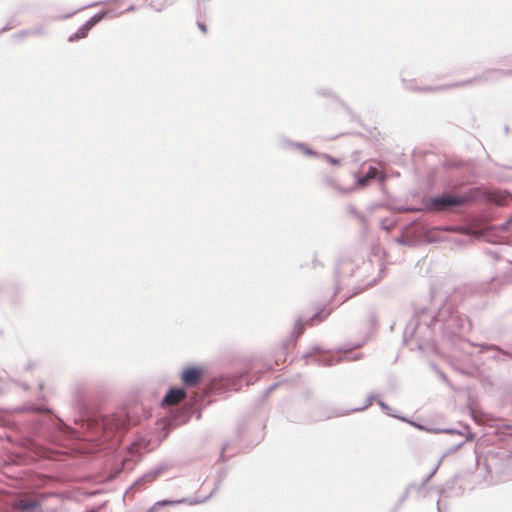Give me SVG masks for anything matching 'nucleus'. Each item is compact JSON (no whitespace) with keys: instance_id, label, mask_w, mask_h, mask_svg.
<instances>
[{"instance_id":"nucleus-1","label":"nucleus","mask_w":512,"mask_h":512,"mask_svg":"<svg viewBox=\"0 0 512 512\" xmlns=\"http://www.w3.org/2000/svg\"><path fill=\"white\" fill-rule=\"evenodd\" d=\"M73 407L79 414V421L88 429L103 432H121L139 421V407H120L114 413L107 414L102 412L100 403L83 389L75 391ZM75 421L77 422L78 419H75Z\"/></svg>"},{"instance_id":"nucleus-2","label":"nucleus","mask_w":512,"mask_h":512,"mask_svg":"<svg viewBox=\"0 0 512 512\" xmlns=\"http://www.w3.org/2000/svg\"><path fill=\"white\" fill-rule=\"evenodd\" d=\"M14 411L34 414L29 428L30 434L47 443L62 447L65 446V441L71 440L75 435V431L43 403L27 402L15 407Z\"/></svg>"},{"instance_id":"nucleus-3","label":"nucleus","mask_w":512,"mask_h":512,"mask_svg":"<svg viewBox=\"0 0 512 512\" xmlns=\"http://www.w3.org/2000/svg\"><path fill=\"white\" fill-rule=\"evenodd\" d=\"M456 311V302L454 297L450 295L445 298L443 304L434 314H431L430 310L426 307L415 308L413 317L404 330V341L407 342L409 338L418 337L422 327L425 328L430 335L431 327L435 323L442 325L449 320Z\"/></svg>"},{"instance_id":"nucleus-4","label":"nucleus","mask_w":512,"mask_h":512,"mask_svg":"<svg viewBox=\"0 0 512 512\" xmlns=\"http://www.w3.org/2000/svg\"><path fill=\"white\" fill-rule=\"evenodd\" d=\"M427 431H431L434 433H446V434H451V435H457L458 437H460V440L458 442H456L455 444L451 445L446 450L444 455L439 459V461L432 468L430 473L421 481V483L418 486V491L422 490L427 485V483L433 478V476L436 474V472L441 464L442 459L445 456L454 453L459 448H461L466 441H469V440L473 439V437H474L473 433L470 432L469 426L467 424H463V423H458V427H454V428H432V429H428Z\"/></svg>"},{"instance_id":"nucleus-5","label":"nucleus","mask_w":512,"mask_h":512,"mask_svg":"<svg viewBox=\"0 0 512 512\" xmlns=\"http://www.w3.org/2000/svg\"><path fill=\"white\" fill-rule=\"evenodd\" d=\"M261 376V372H257V375L251 376L246 370L238 372L237 374H222L214 378L213 390L215 392L223 391H237L240 390L243 385L249 386L254 384Z\"/></svg>"},{"instance_id":"nucleus-6","label":"nucleus","mask_w":512,"mask_h":512,"mask_svg":"<svg viewBox=\"0 0 512 512\" xmlns=\"http://www.w3.org/2000/svg\"><path fill=\"white\" fill-rule=\"evenodd\" d=\"M331 314V310L325 307L319 308L312 316L296 319L290 338L282 343L283 353L287 354L290 348L295 347L297 340L304 333L306 325L313 326L324 321Z\"/></svg>"},{"instance_id":"nucleus-7","label":"nucleus","mask_w":512,"mask_h":512,"mask_svg":"<svg viewBox=\"0 0 512 512\" xmlns=\"http://www.w3.org/2000/svg\"><path fill=\"white\" fill-rule=\"evenodd\" d=\"M467 201L466 196L462 194H450L447 191L436 194L434 196L423 197L421 203L426 212L436 210H446L453 207L461 206Z\"/></svg>"},{"instance_id":"nucleus-8","label":"nucleus","mask_w":512,"mask_h":512,"mask_svg":"<svg viewBox=\"0 0 512 512\" xmlns=\"http://www.w3.org/2000/svg\"><path fill=\"white\" fill-rule=\"evenodd\" d=\"M471 329V322L466 316L456 311L452 317L441 325L443 334L448 338L459 336Z\"/></svg>"},{"instance_id":"nucleus-9","label":"nucleus","mask_w":512,"mask_h":512,"mask_svg":"<svg viewBox=\"0 0 512 512\" xmlns=\"http://www.w3.org/2000/svg\"><path fill=\"white\" fill-rule=\"evenodd\" d=\"M358 269V265L347 257L340 258L334 270L336 293L342 289L345 285V280L355 273Z\"/></svg>"},{"instance_id":"nucleus-10","label":"nucleus","mask_w":512,"mask_h":512,"mask_svg":"<svg viewBox=\"0 0 512 512\" xmlns=\"http://www.w3.org/2000/svg\"><path fill=\"white\" fill-rule=\"evenodd\" d=\"M170 465L167 463H159L144 474H142L138 479H136L131 486V489L141 490L146 487L147 484L154 482L157 480L165 471L169 469Z\"/></svg>"},{"instance_id":"nucleus-11","label":"nucleus","mask_w":512,"mask_h":512,"mask_svg":"<svg viewBox=\"0 0 512 512\" xmlns=\"http://www.w3.org/2000/svg\"><path fill=\"white\" fill-rule=\"evenodd\" d=\"M210 496H206L203 499L200 498H180L177 500H170V499H163L160 501H157L151 506L148 511L149 512H156L160 508L166 507V506H176L179 504H188V505H197L206 502Z\"/></svg>"},{"instance_id":"nucleus-12","label":"nucleus","mask_w":512,"mask_h":512,"mask_svg":"<svg viewBox=\"0 0 512 512\" xmlns=\"http://www.w3.org/2000/svg\"><path fill=\"white\" fill-rule=\"evenodd\" d=\"M321 348L318 345H315L312 347L311 352L306 353L304 355V358H312L313 361L320 366H333L339 363L340 359L337 358L334 355L331 354H319L316 355V353L320 352Z\"/></svg>"},{"instance_id":"nucleus-13","label":"nucleus","mask_w":512,"mask_h":512,"mask_svg":"<svg viewBox=\"0 0 512 512\" xmlns=\"http://www.w3.org/2000/svg\"><path fill=\"white\" fill-rule=\"evenodd\" d=\"M203 369L200 366L189 365L180 373V379L182 383L186 386H192L201 381Z\"/></svg>"},{"instance_id":"nucleus-14","label":"nucleus","mask_w":512,"mask_h":512,"mask_svg":"<svg viewBox=\"0 0 512 512\" xmlns=\"http://www.w3.org/2000/svg\"><path fill=\"white\" fill-rule=\"evenodd\" d=\"M477 80V78H472L464 81L454 82L450 84H442L437 86H421L417 88V92H423V93H432V92H439V91H447L449 89L468 86L474 83Z\"/></svg>"},{"instance_id":"nucleus-15","label":"nucleus","mask_w":512,"mask_h":512,"mask_svg":"<svg viewBox=\"0 0 512 512\" xmlns=\"http://www.w3.org/2000/svg\"><path fill=\"white\" fill-rule=\"evenodd\" d=\"M185 395H186L185 388H183L181 386H172L165 393V395L161 401V405L165 406V405L175 404L180 399L185 397Z\"/></svg>"},{"instance_id":"nucleus-16","label":"nucleus","mask_w":512,"mask_h":512,"mask_svg":"<svg viewBox=\"0 0 512 512\" xmlns=\"http://www.w3.org/2000/svg\"><path fill=\"white\" fill-rule=\"evenodd\" d=\"M377 404L379 405L381 410L384 411L387 415H389V416H391L393 418L399 419V420H401L403 422H407V423L411 424L412 426L419 428L420 430H428L423 425L416 424L414 421L409 420L406 416H403V415H400V414L394 412L391 409V407L386 402H384L383 400L378 399L377 400Z\"/></svg>"},{"instance_id":"nucleus-17","label":"nucleus","mask_w":512,"mask_h":512,"mask_svg":"<svg viewBox=\"0 0 512 512\" xmlns=\"http://www.w3.org/2000/svg\"><path fill=\"white\" fill-rule=\"evenodd\" d=\"M12 383H14V381L10 378L8 372L0 369V395L6 393ZM15 384L21 386L24 390L29 389V385L26 382H15Z\"/></svg>"},{"instance_id":"nucleus-18","label":"nucleus","mask_w":512,"mask_h":512,"mask_svg":"<svg viewBox=\"0 0 512 512\" xmlns=\"http://www.w3.org/2000/svg\"><path fill=\"white\" fill-rule=\"evenodd\" d=\"M476 346L480 348L481 353L486 351H495L496 354L493 356V359L497 361H505V358L503 356H509L510 358H512V352L504 351L498 345L480 343L477 344Z\"/></svg>"},{"instance_id":"nucleus-19","label":"nucleus","mask_w":512,"mask_h":512,"mask_svg":"<svg viewBox=\"0 0 512 512\" xmlns=\"http://www.w3.org/2000/svg\"><path fill=\"white\" fill-rule=\"evenodd\" d=\"M15 512H42V503L38 500L20 502Z\"/></svg>"},{"instance_id":"nucleus-20","label":"nucleus","mask_w":512,"mask_h":512,"mask_svg":"<svg viewBox=\"0 0 512 512\" xmlns=\"http://www.w3.org/2000/svg\"><path fill=\"white\" fill-rule=\"evenodd\" d=\"M378 400V395L375 394V393H371L367 396L366 398V401H365V404L361 407H356V408H352L350 410H347V411H344V412H341V413H338L337 415L338 416H341V415H346V414H349V413H353V412H361V411H365L366 409H368L370 407V405L372 404L373 401H376L377 402Z\"/></svg>"},{"instance_id":"nucleus-21","label":"nucleus","mask_w":512,"mask_h":512,"mask_svg":"<svg viewBox=\"0 0 512 512\" xmlns=\"http://www.w3.org/2000/svg\"><path fill=\"white\" fill-rule=\"evenodd\" d=\"M91 29L92 28L89 26V24L85 22L82 26L78 28V30L75 33L69 36L68 41L76 42L80 39L87 37Z\"/></svg>"},{"instance_id":"nucleus-22","label":"nucleus","mask_w":512,"mask_h":512,"mask_svg":"<svg viewBox=\"0 0 512 512\" xmlns=\"http://www.w3.org/2000/svg\"><path fill=\"white\" fill-rule=\"evenodd\" d=\"M299 142H295L287 138L286 136H280L277 139L276 145L280 150L288 151L290 149H297Z\"/></svg>"},{"instance_id":"nucleus-23","label":"nucleus","mask_w":512,"mask_h":512,"mask_svg":"<svg viewBox=\"0 0 512 512\" xmlns=\"http://www.w3.org/2000/svg\"><path fill=\"white\" fill-rule=\"evenodd\" d=\"M415 487V483L414 482H411L409 483L404 492H403V495L398 499V501L396 502L395 506L393 507V509L390 511V512H397L400 507L403 505V503L406 501V499L409 497V493L412 491V489Z\"/></svg>"},{"instance_id":"nucleus-24","label":"nucleus","mask_w":512,"mask_h":512,"mask_svg":"<svg viewBox=\"0 0 512 512\" xmlns=\"http://www.w3.org/2000/svg\"><path fill=\"white\" fill-rule=\"evenodd\" d=\"M227 474H228V471H227L226 467L220 468V470L218 471L217 478L215 480V487L208 496L211 497L219 489V487L221 486L223 481L226 479Z\"/></svg>"},{"instance_id":"nucleus-25","label":"nucleus","mask_w":512,"mask_h":512,"mask_svg":"<svg viewBox=\"0 0 512 512\" xmlns=\"http://www.w3.org/2000/svg\"><path fill=\"white\" fill-rule=\"evenodd\" d=\"M297 150L302 152L303 154L309 156V157H321V153L317 152L316 150L309 147L307 144L303 142H299L297 145Z\"/></svg>"},{"instance_id":"nucleus-26","label":"nucleus","mask_w":512,"mask_h":512,"mask_svg":"<svg viewBox=\"0 0 512 512\" xmlns=\"http://www.w3.org/2000/svg\"><path fill=\"white\" fill-rule=\"evenodd\" d=\"M109 10H102L95 15H93L90 19H88L86 22L89 24L91 28H93L97 23H99L102 19L107 17L109 14Z\"/></svg>"},{"instance_id":"nucleus-27","label":"nucleus","mask_w":512,"mask_h":512,"mask_svg":"<svg viewBox=\"0 0 512 512\" xmlns=\"http://www.w3.org/2000/svg\"><path fill=\"white\" fill-rule=\"evenodd\" d=\"M370 182V179L365 175H359V174H356L355 175V184L357 187L359 188H364L366 187Z\"/></svg>"},{"instance_id":"nucleus-28","label":"nucleus","mask_w":512,"mask_h":512,"mask_svg":"<svg viewBox=\"0 0 512 512\" xmlns=\"http://www.w3.org/2000/svg\"><path fill=\"white\" fill-rule=\"evenodd\" d=\"M11 37L15 42L23 41L27 37H30L29 30L24 29V30L18 31V32L14 33Z\"/></svg>"},{"instance_id":"nucleus-29","label":"nucleus","mask_w":512,"mask_h":512,"mask_svg":"<svg viewBox=\"0 0 512 512\" xmlns=\"http://www.w3.org/2000/svg\"><path fill=\"white\" fill-rule=\"evenodd\" d=\"M396 243L402 245V246H414L415 244V240L412 239V238H407L406 236L404 235H400L399 237H397L395 239Z\"/></svg>"},{"instance_id":"nucleus-30","label":"nucleus","mask_w":512,"mask_h":512,"mask_svg":"<svg viewBox=\"0 0 512 512\" xmlns=\"http://www.w3.org/2000/svg\"><path fill=\"white\" fill-rule=\"evenodd\" d=\"M310 268V269H317L319 267H323V263L317 258V253H314V256L311 260L310 264L301 265V268Z\"/></svg>"},{"instance_id":"nucleus-31","label":"nucleus","mask_w":512,"mask_h":512,"mask_svg":"<svg viewBox=\"0 0 512 512\" xmlns=\"http://www.w3.org/2000/svg\"><path fill=\"white\" fill-rule=\"evenodd\" d=\"M370 180L378 178L379 169L375 166H369L367 171L364 173Z\"/></svg>"},{"instance_id":"nucleus-32","label":"nucleus","mask_w":512,"mask_h":512,"mask_svg":"<svg viewBox=\"0 0 512 512\" xmlns=\"http://www.w3.org/2000/svg\"><path fill=\"white\" fill-rule=\"evenodd\" d=\"M321 158L326 160L329 164L334 165V166H338L341 163L340 159L335 158V157H333V156H331L329 154H326V153L321 154Z\"/></svg>"},{"instance_id":"nucleus-33","label":"nucleus","mask_w":512,"mask_h":512,"mask_svg":"<svg viewBox=\"0 0 512 512\" xmlns=\"http://www.w3.org/2000/svg\"><path fill=\"white\" fill-rule=\"evenodd\" d=\"M30 36H42L47 33V30L44 26L28 29Z\"/></svg>"},{"instance_id":"nucleus-34","label":"nucleus","mask_w":512,"mask_h":512,"mask_svg":"<svg viewBox=\"0 0 512 512\" xmlns=\"http://www.w3.org/2000/svg\"><path fill=\"white\" fill-rule=\"evenodd\" d=\"M316 93L322 97L336 98V94L328 88H319L316 90Z\"/></svg>"},{"instance_id":"nucleus-35","label":"nucleus","mask_w":512,"mask_h":512,"mask_svg":"<svg viewBox=\"0 0 512 512\" xmlns=\"http://www.w3.org/2000/svg\"><path fill=\"white\" fill-rule=\"evenodd\" d=\"M431 366H432L433 370L437 373V375L439 376V378H440L443 382H445L446 384H448L449 382H448V378H447L446 374H445L442 370H440V369H439L435 364H432Z\"/></svg>"},{"instance_id":"nucleus-36","label":"nucleus","mask_w":512,"mask_h":512,"mask_svg":"<svg viewBox=\"0 0 512 512\" xmlns=\"http://www.w3.org/2000/svg\"><path fill=\"white\" fill-rule=\"evenodd\" d=\"M368 320H369V323L371 325L372 328H376L377 325H378V317H377V314L375 312H370L369 316H368Z\"/></svg>"},{"instance_id":"nucleus-37","label":"nucleus","mask_w":512,"mask_h":512,"mask_svg":"<svg viewBox=\"0 0 512 512\" xmlns=\"http://www.w3.org/2000/svg\"><path fill=\"white\" fill-rule=\"evenodd\" d=\"M323 181L327 186L332 187V188H337V182H336L335 178H333L331 176H325V177H323Z\"/></svg>"},{"instance_id":"nucleus-38","label":"nucleus","mask_w":512,"mask_h":512,"mask_svg":"<svg viewBox=\"0 0 512 512\" xmlns=\"http://www.w3.org/2000/svg\"><path fill=\"white\" fill-rule=\"evenodd\" d=\"M17 24L14 23V18H11L8 23L0 30V34L7 32L14 28Z\"/></svg>"},{"instance_id":"nucleus-39","label":"nucleus","mask_w":512,"mask_h":512,"mask_svg":"<svg viewBox=\"0 0 512 512\" xmlns=\"http://www.w3.org/2000/svg\"><path fill=\"white\" fill-rule=\"evenodd\" d=\"M364 226H367L368 225V217L363 214V213H359L358 216L356 217Z\"/></svg>"},{"instance_id":"nucleus-40","label":"nucleus","mask_w":512,"mask_h":512,"mask_svg":"<svg viewBox=\"0 0 512 512\" xmlns=\"http://www.w3.org/2000/svg\"><path fill=\"white\" fill-rule=\"evenodd\" d=\"M403 82L405 83V80H403ZM405 87H406L407 90L416 91L417 92V88L419 86L414 85L412 81H409V82H406Z\"/></svg>"},{"instance_id":"nucleus-41","label":"nucleus","mask_w":512,"mask_h":512,"mask_svg":"<svg viewBox=\"0 0 512 512\" xmlns=\"http://www.w3.org/2000/svg\"><path fill=\"white\" fill-rule=\"evenodd\" d=\"M348 211H349V213H350L351 215H353L354 217H357V216H358V214L360 213V212L358 211V209L356 208V206H354V205H349V206H348Z\"/></svg>"},{"instance_id":"nucleus-42","label":"nucleus","mask_w":512,"mask_h":512,"mask_svg":"<svg viewBox=\"0 0 512 512\" xmlns=\"http://www.w3.org/2000/svg\"><path fill=\"white\" fill-rule=\"evenodd\" d=\"M38 386H39V390H40V392H39V394L37 395V399H38V400H43V399H44V395H43V393H42V390H43V388H44V383H43V382H39Z\"/></svg>"},{"instance_id":"nucleus-43","label":"nucleus","mask_w":512,"mask_h":512,"mask_svg":"<svg viewBox=\"0 0 512 512\" xmlns=\"http://www.w3.org/2000/svg\"><path fill=\"white\" fill-rule=\"evenodd\" d=\"M227 446H228V444H224L222 446V448H221V452H220V456H219V460H221V461H226V457L224 455V452L227 449Z\"/></svg>"},{"instance_id":"nucleus-44","label":"nucleus","mask_w":512,"mask_h":512,"mask_svg":"<svg viewBox=\"0 0 512 512\" xmlns=\"http://www.w3.org/2000/svg\"><path fill=\"white\" fill-rule=\"evenodd\" d=\"M386 219H383L381 221V228L386 231H390L392 229V226L385 224Z\"/></svg>"},{"instance_id":"nucleus-45","label":"nucleus","mask_w":512,"mask_h":512,"mask_svg":"<svg viewBox=\"0 0 512 512\" xmlns=\"http://www.w3.org/2000/svg\"><path fill=\"white\" fill-rule=\"evenodd\" d=\"M278 386V383H274L272 385H270L267 389H266V395L270 394L273 390H275V388Z\"/></svg>"},{"instance_id":"nucleus-46","label":"nucleus","mask_w":512,"mask_h":512,"mask_svg":"<svg viewBox=\"0 0 512 512\" xmlns=\"http://www.w3.org/2000/svg\"><path fill=\"white\" fill-rule=\"evenodd\" d=\"M197 26L198 28L203 31V32H206L207 28H206V25L202 22H197Z\"/></svg>"},{"instance_id":"nucleus-47","label":"nucleus","mask_w":512,"mask_h":512,"mask_svg":"<svg viewBox=\"0 0 512 512\" xmlns=\"http://www.w3.org/2000/svg\"><path fill=\"white\" fill-rule=\"evenodd\" d=\"M457 481V476H455L450 482H446V486L451 487L453 486Z\"/></svg>"},{"instance_id":"nucleus-48","label":"nucleus","mask_w":512,"mask_h":512,"mask_svg":"<svg viewBox=\"0 0 512 512\" xmlns=\"http://www.w3.org/2000/svg\"><path fill=\"white\" fill-rule=\"evenodd\" d=\"M72 15H73V13H71V14H67V15H65V16L55 17V18H53V19H54V20L67 19V18H69V17H70V16H72Z\"/></svg>"},{"instance_id":"nucleus-49","label":"nucleus","mask_w":512,"mask_h":512,"mask_svg":"<svg viewBox=\"0 0 512 512\" xmlns=\"http://www.w3.org/2000/svg\"><path fill=\"white\" fill-rule=\"evenodd\" d=\"M35 366V363H29L25 366V370H31Z\"/></svg>"},{"instance_id":"nucleus-50","label":"nucleus","mask_w":512,"mask_h":512,"mask_svg":"<svg viewBox=\"0 0 512 512\" xmlns=\"http://www.w3.org/2000/svg\"><path fill=\"white\" fill-rule=\"evenodd\" d=\"M502 74H505V75H509V74H512V71H504V70H499Z\"/></svg>"},{"instance_id":"nucleus-51","label":"nucleus","mask_w":512,"mask_h":512,"mask_svg":"<svg viewBox=\"0 0 512 512\" xmlns=\"http://www.w3.org/2000/svg\"><path fill=\"white\" fill-rule=\"evenodd\" d=\"M437 510H438V512H443L442 509H441L440 501L439 500L437 501Z\"/></svg>"},{"instance_id":"nucleus-52","label":"nucleus","mask_w":512,"mask_h":512,"mask_svg":"<svg viewBox=\"0 0 512 512\" xmlns=\"http://www.w3.org/2000/svg\"><path fill=\"white\" fill-rule=\"evenodd\" d=\"M136 9L135 5H131L128 7L127 11H134Z\"/></svg>"},{"instance_id":"nucleus-53","label":"nucleus","mask_w":512,"mask_h":512,"mask_svg":"<svg viewBox=\"0 0 512 512\" xmlns=\"http://www.w3.org/2000/svg\"><path fill=\"white\" fill-rule=\"evenodd\" d=\"M102 3L103 2H96V3L91 4L90 6H98V5L102 4Z\"/></svg>"},{"instance_id":"nucleus-54","label":"nucleus","mask_w":512,"mask_h":512,"mask_svg":"<svg viewBox=\"0 0 512 512\" xmlns=\"http://www.w3.org/2000/svg\"><path fill=\"white\" fill-rule=\"evenodd\" d=\"M343 106H344L348 111H350L349 106H347L345 103H343Z\"/></svg>"},{"instance_id":"nucleus-55","label":"nucleus","mask_w":512,"mask_h":512,"mask_svg":"<svg viewBox=\"0 0 512 512\" xmlns=\"http://www.w3.org/2000/svg\"><path fill=\"white\" fill-rule=\"evenodd\" d=\"M418 486H419V484L415 483V487L412 490H418Z\"/></svg>"},{"instance_id":"nucleus-56","label":"nucleus","mask_w":512,"mask_h":512,"mask_svg":"<svg viewBox=\"0 0 512 512\" xmlns=\"http://www.w3.org/2000/svg\"><path fill=\"white\" fill-rule=\"evenodd\" d=\"M351 190H352V188H348V189L344 190V192H345V193H348V192H350Z\"/></svg>"},{"instance_id":"nucleus-57","label":"nucleus","mask_w":512,"mask_h":512,"mask_svg":"<svg viewBox=\"0 0 512 512\" xmlns=\"http://www.w3.org/2000/svg\"><path fill=\"white\" fill-rule=\"evenodd\" d=\"M427 336L424 334L423 336H419L420 339L426 338Z\"/></svg>"},{"instance_id":"nucleus-58","label":"nucleus","mask_w":512,"mask_h":512,"mask_svg":"<svg viewBox=\"0 0 512 512\" xmlns=\"http://www.w3.org/2000/svg\"><path fill=\"white\" fill-rule=\"evenodd\" d=\"M360 293V290H357L356 292H354V295H357Z\"/></svg>"},{"instance_id":"nucleus-59","label":"nucleus","mask_w":512,"mask_h":512,"mask_svg":"<svg viewBox=\"0 0 512 512\" xmlns=\"http://www.w3.org/2000/svg\"><path fill=\"white\" fill-rule=\"evenodd\" d=\"M360 293V290H357L356 292H354V295H357Z\"/></svg>"},{"instance_id":"nucleus-60","label":"nucleus","mask_w":512,"mask_h":512,"mask_svg":"<svg viewBox=\"0 0 512 512\" xmlns=\"http://www.w3.org/2000/svg\"><path fill=\"white\" fill-rule=\"evenodd\" d=\"M360 293V290H357L356 292H354V295H357Z\"/></svg>"},{"instance_id":"nucleus-61","label":"nucleus","mask_w":512,"mask_h":512,"mask_svg":"<svg viewBox=\"0 0 512 512\" xmlns=\"http://www.w3.org/2000/svg\"><path fill=\"white\" fill-rule=\"evenodd\" d=\"M147 512H149V511L147 510Z\"/></svg>"}]
</instances>
